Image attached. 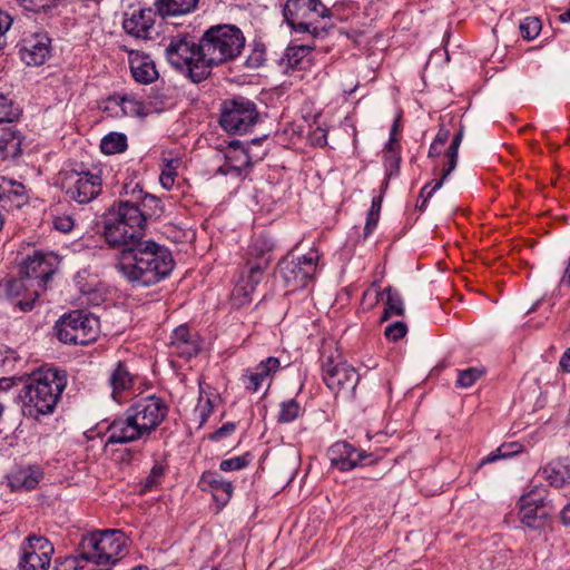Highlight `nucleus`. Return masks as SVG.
Segmentation results:
<instances>
[{
    "label": "nucleus",
    "mask_w": 570,
    "mask_h": 570,
    "mask_svg": "<svg viewBox=\"0 0 570 570\" xmlns=\"http://www.w3.org/2000/svg\"><path fill=\"white\" fill-rule=\"evenodd\" d=\"M266 151L262 155L255 154L252 148H243L238 140H232L225 151V163L218 168L222 175L240 176L243 171L252 166L254 161L263 158Z\"/></svg>",
    "instance_id": "nucleus-15"
},
{
    "label": "nucleus",
    "mask_w": 570,
    "mask_h": 570,
    "mask_svg": "<svg viewBox=\"0 0 570 570\" xmlns=\"http://www.w3.org/2000/svg\"><path fill=\"white\" fill-rule=\"evenodd\" d=\"M311 48L307 46L288 47L281 59V65L285 72L303 68L304 59L309 55Z\"/></svg>",
    "instance_id": "nucleus-32"
},
{
    "label": "nucleus",
    "mask_w": 570,
    "mask_h": 570,
    "mask_svg": "<svg viewBox=\"0 0 570 570\" xmlns=\"http://www.w3.org/2000/svg\"><path fill=\"white\" fill-rule=\"evenodd\" d=\"M318 261L316 250H311L303 256H287L279 264V274L287 286L293 288L304 287L315 275Z\"/></svg>",
    "instance_id": "nucleus-12"
},
{
    "label": "nucleus",
    "mask_w": 570,
    "mask_h": 570,
    "mask_svg": "<svg viewBox=\"0 0 570 570\" xmlns=\"http://www.w3.org/2000/svg\"><path fill=\"white\" fill-rule=\"evenodd\" d=\"M236 430V425L233 422H227L218 430H216L213 434H210L209 439L212 441H220L230 434H233Z\"/></svg>",
    "instance_id": "nucleus-51"
},
{
    "label": "nucleus",
    "mask_w": 570,
    "mask_h": 570,
    "mask_svg": "<svg viewBox=\"0 0 570 570\" xmlns=\"http://www.w3.org/2000/svg\"><path fill=\"white\" fill-rule=\"evenodd\" d=\"M551 487L563 488L570 485V462L560 459L549 462L538 472Z\"/></svg>",
    "instance_id": "nucleus-28"
},
{
    "label": "nucleus",
    "mask_w": 570,
    "mask_h": 570,
    "mask_svg": "<svg viewBox=\"0 0 570 570\" xmlns=\"http://www.w3.org/2000/svg\"><path fill=\"white\" fill-rule=\"evenodd\" d=\"M449 137H450V130L446 129L445 127H441L439 129L433 142L444 146L445 142L449 140Z\"/></svg>",
    "instance_id": "nucleus-53"
},
{
    "label": "nucleus",
    "mask_w": 570,
    "mask_h": 570,
    "mask_svg": "<svg viewBox=\"0 0 570 570\" xmlns=\"http://www.w3.org/2000/svg\"><path fill=\"white\" fill-rule=\"evenodd\" d=\"M66 196L78 204H88L101 193L100 175L90 171H71L65 179Z\"/></svg>",
    "instance_id": "nucleus-14"
},
{
    "label": "nucleus",
    "mask_w": 570,
    "mask_h": 570,
    "mask_svg": "<svg viewBox=\"0 0 570 570\" xmlns=\"http://www.w3.org/2000/svg\"><path fill=\"white\" fill-rule=\"evenodd\" d=\"M262 139H253L252 145L256 146Z\"/></svg>",
    "instance_id": "nucleus-62"
},
{
    "label": "nucleus",
    "mask_w": 570,
    "mask_h": 570,
    "mask_svg": "<svg viewBox=\"0 0 570 570\" xmlns=\"http://www.w3.org/2000/svg\"><path fill=\"white\" fill-rule=\"evenodd\" d=\"M386 294V307L384 309L382 321L387 320L391 314L401 316L404 314V304L400 293L391 286L384 289Z\"/></svg>",
    "instance_id": "nucleus-35"
},
{
    "label": "nucleus",
    "mask_w": 570,
    "mask_h": 570,
    "mask_svg": "<svg viewBox=\"0 0 570 570\" xmlns=\"http://www.w3.org/2000/svg\"><path fill=\"white\" fill-rule=\"evenodd\" d=\"M110 101L116 102L125 116L145 117L148 114L146 106L131 95L114 96Z\"/></svg>",
    "instance_id": "nucleus-33"
},
{
    "label": "nucleus",
    "mask_w": 570,
    "mask_h": 570,
    "mask_svg": "<svg viewBox=\"0 0 570 570\" xmlns=\"http://www.w3.org/2000/svg\"><path fill=\"white\" fill-rule=\"evenodd\" d=\"M19 146H20V140L12 136L11 138L9 139H6V146H3L4 149H13L14 153L19 149ZM0 148H2V146L0 145Z\"/></svg>",
    "instance_id": "nucleus-55"
},
{
    "label": "nucleus",
    "mask_w": 570,
    "mask_h": 570,
    "mask_svg": "<svg viewBox=\"0 0 570 570\" xmlns=\"http://www.w3.org/2000/svg\"><path fill=\"white\" fill-rule=\"evenodd\" d=\"M265 61L264 49H254L252 55L247 58L246 65L249 68H258Z\"/></svg>",
    "instance_id": "nucleus-52"
},
{
    "label": "nucleus",
    "mask_w": 570,
    "mask_h": 570,
    "mask_svg": "<svg viewBox=\"0 0 570 570\" xmlns=\"http://www.w3.org/2000/svg\"><path fill=\"white\" fill-rule=\"evenodd\" d=\"M66 385L63 371L40 367L32 372L19 392L23 415L38 419L53 413Z\"/></svg>",
    "instance_id": "nucleus-3"
},
{
    "label": "nucleus",
    "mask_w": 570,
    "mask_h": 570,
    "mask_svg": "<svg viewBox=\"0 0 570 570\" xmlns=\"http://www.w3.org/2000/svg\"><path fill=\"white\" fill-rule=\"evenodd\" d=\"M142 216L122 199L115 203L104 217L106 243L121 250L130 249L144 240Z\"/></svg>",
    "instance_id": "nucleus-5"
},
{
    "label": "nucleus",
    "mask_w": 570,
    "mask_h": 570,
    "mask_svg": "<svg viewBox=\"0 0 570 570\" xmlns=\"http://www.w3.org/2000/svg\"><path fill=\"white\" fill-rule=\"evenodd\" d=\"M281 361L277 357H267L259 362L253 370H247L242 382L246 390L257 392L265 381H272L273 375L279 370ZM271 382H268V385Z\"/></svg>",
    "instance_id": "nucleus-22"
},
{
    "label": "nucleus",
    "mask_w": 570,
    "mask_h": 570,
    "mask_svg": "<svg viewBox=\"0 0 570 570\" xmlns=\"http://www.w3.org/2000/svg\"><path fill=\"white\" fill-rule=\"evenodd\" d=\"M179 163V159L166 160L159 177V181L165 189H170L173 187Z\"/></svg>",
    "instance_id": "nucleus-39"
},
{
    "label": "nucleus",
    "mask_w": 570,
    "mask_h": 570,
    "mask_svg": "<svg viewBox=\"0 0 570 570\" xmlns=\"http://www.w3.org/2000/svg\"><path fill=\"white\" fill-rule=\"evenodd\" d=\"M382 207V196L374 197L372 200L371 208L367 213L366 224L364 227V236L367 237L373 229L376 227L379 218H380V212Z\"/></svg>",
    "instance_id": "nucleus-42"
},
{
    "label": "nucleus",
    "mask_w": 570,
    "mask_h": 570,
    "mask_svg": "<svg viewBox=\"0 0 570 570\" xmlns=\"http://www.w3.org/2000/svg\"><path fill=\"white\" fill-rule=\"evenodd\" d=\"M268 267V259L263 258L254 262H247V276L237 284L233 291V299L238 304H245L250 301V295L254 293L256 286L262 282L265 271Z\"/></svg>",
    "instance_id": "nucleus-19"
},
{
    "label": "nucleus",
    "mask_w": 570,
    "mask_h": 570,
    "mask_svg": "<svg viewBox=\"0 0 570 570\" xmlns=\"http://www.w3.org/2000/svg\"><path fill=\"white\" fill-rule=\"evenodd\" d=\"M252 461L249 453L223 460L219 469L224 472L238 471L246 468Z\"/></svg>",
    "instance_id": "nucleus-44"
},
{
    "label": "nucleus",
    "mask_w": 570,
    "mask_h": 570,
    "mask_svg": "<svg viewBox=\"0 0 570 570\" xmlns=\"http://www.w3.org/2000/svg\"><path fill=\"white\" fill-rule=\"evenodd\" d=\"M50 51V39L45 33H32L21 41L20 56L28 66L42 65Z\"/></svg>",
    "instance_id": "nucleus-20"
},
{
    "label": "nucleus",
    "mask_w": 570,
    "mask_h": 570,
    "mask_svg": "<svg viewBox=\"0 0 570 570\" xmlns=\"http://www.w3.org/2000/svg\"><path fill=\"white\" fill-rule=\"evenodd\" d=\"M498 454L495 453H491L489 454L484 460H483V463H487V462H493L495 461L498 458H504L508 455V453H501V449H498Z\"/></svg>",
    "instance_id": "nucleus-58"
},
{
    "label": "nucleus",
    "mask_w": 570,
    "mask_h": 570,
    "mask_svg": "<svg viewBox=\"0 0 570 570\" xmlns=\"http://www.w3.org/2000/svg\"><path fill=\"white\" fill-rule=\"evenodd\" d=\"M122 200L129 203L142 216L144 228L147 220L159 218L164 212L160 199L149 194L142 195V189L138 188V185L131 189V197Z\"/></svg>",
    "instance_id": "nucleus-23"
},
{
    "label": "nucleus",
    "mask_w": 570,
    "mask_h": 570,
    "mask_svg": "<svg viewBox=\"0 0 570 570\" xmlns=\"http://www.w3.org/2000/svg\"><path fill=\"white\" fill-rule=\"evenodd\" d=\"M202 491H210L216 502L225 505L233 495V484L216 471H205L198 482Z\"/></svg>",
    "instance_id": "nucleus-25"
},
{
    "label": "nucleus",
    "mask_w": 570,
    "mask_h": 570,
    "mask_svg": "<svg viewBox=\"0 0 570 570\" xmlns=\"http://www.w3.org/2000/svg\"><path fill=\"white\" fill-rule=\"evenodd\" d=\"M57 337L65 344L86 345L99 333V320L85 311H72L56 323Z\"/></svg>",
    "instance_id": "nucleus-8"
},
{
    "label": "nucleus",
    "mask_w": 570,
    "mask_h": 570,
    "mask_svg": "<svg viewBox=\"0 0 570 570\" xmlns=\"http://www.w3.org/2000/svg\"><path fill=\"white\" fill-rule=\"evenodd\" d=\"M75 226V220L72 217L63 215L57 216L53 219V227L62 233H69Z\"/></svg>",
    "instance_id": "nucleus-50"
},
{
    "label": "nucleus",
    "mask_w": 570,
    "mask_h": 570,
    "mask_svg": "<svg viewBox=\"0 0 570 570\" xmlns=\"http://www.w3.org/2000/svg\"><path fill=\"white\" fill-rule=\"evenodd\" d=\"M520 32L523 39L533 40L541 30V21L535 17H527L520 22Z\"/></svg>",
    "instance_id": "nucleus-41"
},
{
    "label": "nucleus",
    "mask_w": 570,
    "mask_h": 570,
    "mask_svg": "<svg viewBox=\"0 0 570 570\" xmlns=\"http://www.w3.org/2000/svg\"><path fill=\"white\" fill-rule=\"evenodd\" d=\"M20 116V109L7 96L0 94V124L12 122Z\"/></svg>",
    "instance_id": "nucleus-38"
},
{
    "label": "nucleus",
    "mask_w": 570,
    "mask_h": 570,
    "mask_svg": "<svg viewBox=\"0 0 570 570\" xmlns=\"http://www.w3.org/2000/svg\"><path fill=\"white\" fill-rule=\"evenodd\" d=\"M519 505V518L525 527L538 529L543 525L546 513L539 512V509L543 507L542 499H535L528 493L521 497Z\"/></svg>",
    "instance_id": "nucleus-27"
},
{
    "label": "nucleus",
    "mask_w": 570,
    "mask_h": 570,
    "mask_svg": "<svg viewBox=\"0 0 570 570\" xmlns=\"http://www.w3.org/2000/svg\"><path fill=\"white\" fill-rule=\"evenodd\" d=\"M20 6L30 12H46L56 6L57 0H18Z\"/></svg>",
    "instance_id": "nucleus-45"
},
{
    "label": "nucleus",
    "mask_w": 570,
    "mask_h": 570,
    "mask_svg": "<svg viewBox=\"0 0 570 570\" xmlns=\"http://www.w3.org/2000/svg\"><path fill=\"white\" fill-rule=\"evenodd\" d=\"M199 40L196 42L193 37L185 35L170 39L166 47L165 55L168 62L180 71L187 72L191 79V69L200 65Z\"/></svg>",
    "instance_id": "nucleus-11"
},
{
    "label": "nucleus",
    "mask_w": 570,
    "mask_h": 570,
    "mask_svg": "<svg viewBox=\"0 0 570 570\" xmlns=\"http://www.w3.org/2000/svg\"><path fill=\"white\" fill-rule=\"evenodd\" d=\"M156 13V9L151 8L134 10L130 16L126 13L122 28L132 37L148 39L154 29Z\"/></svg>",
    "instance_id": "nucleus-21"
},
{
    "label": "nucleus",
    "mask_w": 570,
    "mask_h": 570,
    "mask_svg": "<svg viewBox=\"0 0 570 570\" xmlns=\"http://www.w3.org/2000/svg\"><path fill=\"white\" fill-rule=\"evenodd\" d=\"M56 272L55 257L36 252L28 256L21 264L20 274L23 279H13L8 282L7 293L9 296H19L22 289L30 291L29 297L18 302L21 311H31L36 299L47 289L48 282Z\"/></svg>",
    "instance_id": "nucleus-4"
},
{
    "label": "nucleus",
    "mask_w": 570,
    "mask_h": 570,
    "mask_svg": "<svg viewBox=\"0 0 570 570\" xmlns=\"http://www.w3.org/2000/svg\"><path fill=\"white\" fill-rule=\"evenodd\" d=\"M442 147L441 145H438L435 142L432 141L431 146H430V149H429V157L430 158H434V157H439L442 153Z\"/></svg>",
    "instance_id": "nucleus-56"
},
{
    "label": "nucleus",
    "mask_w": 570,
    "mask_h": 570,
    "mask_svg": "<svg viewBox=\"0 0 570 570\" xmlns=\"http://www.w3.org/2000/svg\"><path fill=\"white\" fill-rule=\"evenodd\" d=\"M106 438V446L109 444H127L148 439L127 410L122 416L115 419L108 425Z\"/></svg>",
    "instance_id": "nucleus-16"
},
{
    "label": "nucleus",
    "mask_w": 570,
    "mask_h": 570,
    "mask_svg": "<svg viewBox=\"0 0 570 570\" xmlns=\"http://www.w3.org/2000/svg\"><path fill=\"white\" fill-rule=\"evenodd\" d=\"M20 553L19 570H47L53 547L45 537L31 534L21 543Z\"/></svg>",
    "instance_id": "nucleus-13"
},
{
    "label": "nucleus",
    "mask_w": 570,
    "mask_h": 570,
    "mask_svg": "<svg viewBox=\"0 0 570 570\" xmlns=\"http://www.w3.org/2000/svg\"><path fill=\"white\" fill-rule=\"evenodd\" d=\"M130 71L134 79L140 83H150L158 77L155 65L148 57L131 58Z\"/></svg>",
    "instance_id": "nucleus-31"
},
{
    "label": "nucleus",
    "mask_w": 570,
    "mask_h": 570,
    "mask_svg": "<svg viewBox=\"0 0 570 570\" xmlns=\"http://www.w3.org/2000/svg\"><path fill=\"white\" fill-rule=\"evenodd\" d=\"M109 384L111 386V396L112 399L121 403L120 394L127 390H129L134 384V375L129 372L128 367L125 363L119 362L109 377Z\"/></svg>",
    "instance_id": "nucleus-30"
},
{
    "label": "nucleus",
    "mask_w": 570,
    "mask_h": 570,
    "mask_svg": "<svg viewBox=\"0 0 570 570\" xmlns=\"http://www.w3.org/2000/svg\"><path fill=\"white\" fill-rule=\"evenodd\" d=\"M407 333V326L404 322H394L385 327L384 334L387 340L396 342L403 338Z\"/></svg>",
    "instance_id": "nucleus-46"
},
{
    "label": "nucleus",
    "mask_w": 570,
    "mask_h": 570,
    "mask_svg": "<svg viewBox=\"0 0 570 570\" xmlns=\"http://www.w3.org/2000/svg\"><path fill=\"white\" fill-rule=\"evenodd\" d=\"M561 283L570 284V262L568 263V266L564 271V275H563Z\"/></svg>",
    "instance_id": "nucleus-59"
},
{
    "label": "nucleus",
    "mask_w": 570,
    "mask_h": 570,
    "mask_svg": "<svg viewBox=\"0 0 570 570\" xmlns=\"http://www.w3.org/2000/svg\"><path fill=\"white\" fill-rule=\"evenodd\" d=\"M174 266L171 252L150 239L121 250L117 263L119 273L137 286H151L161 282L169 276Z\"/></svg>",
    "instance_id": "nucleus-1"
},
{
    "label": "nucleus",
    "mask_w": 570,
    "mask_h": 570,
    "mask_svg": "<svg viewBox=\"0 0 570 570\" xmlns=\"http://www.w3.org/2000/svg\"><path fill=\"white\" fill-rule=\"evenodd\" d=\"M539 303H540V301H538L537 303H534V304L532 305V307L528 311V313H532V312H534V311L537 309V307H538Z\"/></svg>",
    "instance_id": "nucleus-61"
},
{
    "label": "nucleus",
    "mask_w": 570,
    "mask_h": 570,
    "mask_svg": "<svg viewBox=\"0 0 570 570\" xmlns=\"http://www.w3.org/2000/svg\"><path fill=\"white\" fill-rule=\"evenodd\" d=\"M301 413L302 407L299 403L294 399H289L281 403V410L277 421L279 423H289L296 420L301 415Z\"/></svg>",
    "instance_id": "nucleus-37"
},
{
    "label": "nucleus",
    "mask_w": 570,
    "mask_h": 570,
    "mask_svg": "<svg viewBox=\"0 0 570 570\" xmlns=\"http://www.w3.org/2000/svg\"><path fill=\"white\" fill-rule=\"evenodd\" d=\"M245 47L242 30L234 24L208 28L199 39L200 65L191 69V81L200 82L210 75V68L236 59Z\"/></svg>",
    "instance_id": "nucleus-2"
},
{
    "label": "nucleus",
    "mask_w": 570,
    "mask_h": 570,
    "mask_svg": "<svg viewBox=\"0 0 570 570\" xmlns=\"http://www.w3.org/2000/svg\"><path fill=\"white\" fill-rule=\"evenodd\" d=\"M165 468L161 464L156 463L151 468L149 475L146 478L144 482V489L151 490L154 487H156L159 483L160 479L163 478Z\"/></svg>",
    "instance_id": "nucleus-48"
},
{
    "label": "nucleus",
    "mask_w": 570,
    "mask_h": 570,
    "mask_svg": "<svg viewBox=\"0 0 570 570\" xmlns=\"http://www.w3.org/2000/svg\"><path fill=\"white\" fill-rule=\"evenodd\" d=\"M273 244L269 239L264 237H258L254 240V243L250 246L249 255L252 261L257 262L263 258L268 259V264L272 262L271 250H272Z\"/></svg>",
    "instance_id": "nucleus-36"
},
{
    "label": "nucleus",
    "mask_w": 570,
    "mask_h": 570,
    "mask_svg": "<svg viewBox=\"0 0 570 570\" xmlns=\"http://www.w3.org/2000/svg\"><path fill=\"white\" fill-rule=\"evenodd\" d=\"M13 19L4 11H0V49L6 45V33L12 26Z\"/></svg>",
    "instance_id": "nucleus-49"
},
{
    "label": "nucleus",
    "mask_w": 570,
    "mask_h": 570,
    "mask_svg": "<svg viewBox=\"0 0 570 570\" xmlns=\"http://www.w3.org/2000/svg\"><path fill=\"white\" fill-rule=\"evenodd\" d=\"M399 129L397 121L394 122L391 132H390V139L386 146V157L391 161V165H395L396 168H399L400 157L396 155V151L394 150V146L397 144L395 134Z\"/></svg>",
    "instance_id": "nucleus-47"
},
{
    "label": "nucleus",
    "mask_w": 570,
    "mask_h": 570,
    "mask_svg": "<svg viewBox=\"0 0 570 570\" xmlns=\"http://www.w3.org/2000/svg\"><path fill=\"white\" fill-rule=\"evenodd\" d=\"M127 148V137L120 132H110L100 142V149L106 155H114Z\"/></svg>",
    "instance_id": "nucleus-34"
},
{
    "label": "nucleus",
    "mask_w": 570,
    "mask_h": 570,
    "mask_svg": "<svg viewBox=\"0 0 570 570\" xmlns=\"http://www.w3.org/2000/svg\"><path fill=\"white\" fill-rule=\"evenodd\" d=\"M170 353L189 360L198 354L200 346L196 334H191L186 325L176 327L169 340Z\"/></svg>",
    "instance_id": "nucleus-24"
},
{
    "label": "nucleus",
    "mask_w": 570,
    "mask_h": 570,
    "mask_svg": "<svg viewBox=\"0 0 570 570\" xmlns=\"http://www.w3.org/2000/svg\"><path fill=\"white\" fill-rule=\"evenodd\" d=\"M484 370L481 367H469L458 373L456 385L462 389L472 386L482 375Z\"/></svg>",
    "instance_id": "nucleus-40"
},
{
    "label": "nucleus",
    "mask_w": 570,
    "mask_h": 570,
    "mask_svg": "<svg viewBox=\"0 0 570 570\" xmlns=\"http://www.w3.org/2000/svg\"><path fill=\"white\" fill-rule=\"evenodd\" d=\"M256 105L245 97L226 99L220 105L219 124L228 134L248 132L258 121Z\"/></svg>",
    "instance_id": "nucleus-9"
},
{
    "label": "nucleus",
    "mask_w": 570,
    "mask_h": 570,
    "mask_svg": "<svg viewBox=\"0 0 570 570\" xmlns=\"http://www.w3.org/2000/svg\"><path fill=\"white\" fill-rule=\"evenodd\" d=\"M198 0H155L154 7L161 18L180 17L194 11Z\"/></svg>",
    "instance_id": "nucleus-29"
},
{
    "label": "nucleus",
    "mask_w": 570,
    "mask_h": 570,
    "mask_svg": "<svg viewBox=\"0 0 570 570\" xmlns=\"http://www.w3.org/2000/svg\"><path fill=\"white\" fill-rule=\"evenodd\" d=\"M322 377L332 393L344 401L355 396V389L360 382V374L347 362L342 361L337 353L332 352L322 358Z\"/></svg>",
    "instance_id": "nucleus-7"
},
{
    "label": "nucleus",
    "mask_w": 570,
    "mask_h": 570,
    "mask_svg": "<svg viewBox=\"0 0 570 570\" xmlns=\"http://www.w3.org/2000/svg\"><path fill=\"white\" fill-rule=\"evenodd\" d=\"M283 14L285 21L296 32H308L317 37L325 31L324 27L317 23L331 17V10L320 0H287Z\"/></svg>",
    "instance_id": "nucleus-6"
},
{
    "label": "nucleus",
    "mask_w": 570,
    "mask_h": 570,
    "mask_svg": "<svg viewBox=\"0 0 570 570\" xmlns=\"http://www.w3.org/2000/svg\"><path fill=\"white\" fill-rule=\"evenodd\" d=\"M462 139H463V128H460V130L455 134L449 148L445 151L446 161L441 170L440 179L435 180L434 185L432 187H431L432 183H429L421 189L420 198H422V203L419 206L421 210L425 209L429 198L438 189H440L443 186L444 180L455 169L456 164H458V153H459V148L462 142Z\"/></svg>",
    "instance_id": "nucleus-17"
},
{
    "label": "nucleus",
    "mask_w": 570,
    "mask_h": 570,
    "mask_svg": "<svg viewBox=\"0 0 570 570\" xmlns=\"http://www.w3.org/2000/svg\"><path fill=\"white\" fill-rule=\"evenodd\" d=\"M215 399L216 396H214V399H212L210 396L204 397L203 394L200 393L198 404L194 411V414L198 417L199 426H202L213 413L215 406Z\"/></svg>",
    "instance_id": "nucleus-43"
},
{
    "label": "nucleus",
    "mask_w": 570,
    "mask_h": 570,
    "mask_svg": "<svg viewBox=\"0 0 570 570\" xmlns=\"http://www.w3.org/2000/svg\"><path fill=\"white\" fill-rule=\"evenodd\" d=\"M560 366L564 372L570 373V347L561 356Z\"/></svg>",
    "instance_id": "nucleus-54"
},
{
    "label": "nucleus",
    "mask_w": 570,
    "mask_h": 570,
    "mask_svg": "<svg viewBox=\"0 0 570 570\" xmlns=\"http://www.w3.org/2000/svg\"><path fill=\"white\" fill-rule=\"evenodd\" d=\"M560 20L562 22H570V8L566 12L560 14Z\"/></svg>",
    "instance_id": "nucleus-60"
},
{
    "label": "nucleus",
    "mask_w": 570,
    "mask_h": 570,
    "mask_svg": "<svg viewBox=\"0 0 570 570\" xmlns=\"http://www.w3.org/2000/svg\"><path fill=\"white\" fill-rule=\"evenodd\" d=\"M328 456L332 466L337 468L340 471H350L362 465L363 461L370 459L372 455L363 450H356L352 444L345 441H340L328 449Z\"/></svg>",
    "instance_id": "nucleus-18"
},
{
    "label": "nucleus",
    "mask_w": 570,
    "mask_h": 570,
    "mask_svg": "<svg viewBox=\"0 0 570 570\" xmlns=\"http://www.w3.org/2000/svg\"><path fill=\"white\" fill-rule=\"evenodd\" d=\"M43 478V472L38 465L20 466L8 476V483L12 491H30L37 488Z\"/></svg>",
    "instance_id": "nucleus-26"
},
{
    "label": "nucleus",
    "mask_w": 570,
    "mask_h": 570,
    "mask_svg": "<svg viewBox=\"0 0 570 570\" xmlns=\"http://www.w3.org/2000/svg\"><path fill=\"white\" fill-rule=\"evenodd\" d=\"M127 411L149 438L166 419L169 409L161 397L148 395L136 400Z\"/></svg>",
    "instance_id": "nucleus-10"
},
{
    "label": "nucleus",
    "mask_w": 570,
    "mask_h": 570,
    "mask_svg": "<svg viewBox=\"0 0 570 570\" xmlns=\"http://www.w3.org/2000/svg\"><path fill=\"white\" fill-rule=\"evenodd\" d=\"M562 522L570 525V502L561 511Z\"/></svg>",
    "instance_id": "nucleus-57"
}]
</instances>
